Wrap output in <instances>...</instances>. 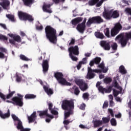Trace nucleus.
Returning a JSON list of instances; mask_svg holds the SVG:
<instances>
[{
    "instance_id": "nucleus-1",
    "label": "nucleus",
    "mask_w": 131,
    "mask_h": 131,
    "mask_svg": "<svg viewBox=\"0 0 131 131\" xmlns=\"http://www.w3.org/2000/svg\"><path fill=\"white\" fill-rule=\"evenodd\" d=\"M46 37L50 42L56 43L57 42V30L51 26H47L45 28Z\"/></svg>"
},
{
    "instance_id": "nucleus-2",
    "label": "nucleus",
    "mask_w": 131,
    "mask_h": 131,
    "mask_svg": "<svg viewBox=\"0 0 131 131\" xmlns=\"http://www.w3.org/2000/svg\"><path fill=\"white\" fill-rule=\"evenodd\" d=\"M115 40H119V43H121V46L124 48L129 39H131V32L121 33L118 35L116 38Z\"/></svg>"
},
{
    "instance_id": "nucleus-3",
    "label": "nucleus",
    "mask_w": 131,
    "mask_h": 131,
    "mask_svg": "<svg viewBox=\"0 0 131 131\" xmlns=\"http://www.w3.org/2000/svg\"><path fill=\"white\" fill-rule=\"evenodd\" d=\"M102 17H103L105 20L109 21L111 20L112 18L113 19L118 18V17H119V12H118L117 10H115L113 11L112 10H106V9H105L104 12L102 13Z\"/></svg>"
},
{
    "instance_id": "nucleus-4",
    "label": "nucleus",
    "mask_w": 131,
    "mask_h": 131,
    "mask_svg": "<svg viewBox=\"0 0 131 131\" xmlns=\"http://www.w3.org/2000/svg\"><path fill=\"white\" fill-rule=\"evenodd\" d=\"M104 22V19L100 16H94L89 18L86 23L88 27H90L92 24H101Z\"/></svg>"
},
{
    "instance_id": "nucleus-5",
    "label": "nucleus",
    "mask_w": 131,
    "mask_h": 131,
    "mask_svg": "<svg viewBox=\"0 0 131 131\" xmlns=\"http://www.w3.org/2000/svg\"><path fill=\"white\" fill-rule=\"evenodd\" d=\"M18 97L15 96L12 98V101L7 100V103H12L13 105H16V106H19V107H22L24 105L23 103V96L21 95H18Z\"/></svg>"
},
{
    "instance_id": "nucleus-6",
    "label": "nucleus",
    "mask_w": 131,
    "mask_h": 131,
    "mask_svg": "<svg viewBox=\"0 0 131 131\" xmlns=\"http://www.w3.org/2000/svg\"><path fill=\"white\" fill-rule=\"evenodd\" d=\"M61 108L63 110H73L74 109V102L73 100H64L62 101Z\"/></svg>"
},
{
    "instance_id": "nucleus-7",
    "label": "nucleus",
    "mask_w": 131,
    "mask_h": 131,
    "mask_svg": "<svg viewBox=\"0 0 131 131\" xmlns=\"http://www.w3.org/2000/svg\"><path fill=\"white\" fill-rule=\"evenodd\" d=\"M18 15L20 20H23V21L28 20L29 22H32L34 20V18H33L31 15L28 14L26 12H23V11H19Z\"/></svg>"
},
{
    "instance_id": "nucleus-8",
    "label": "nucleus",
    "mask_w": 131,
    "mask_h": 131,
    "mask_svg": "<svg viewBox=\"0 0 131 131\" xmlns=\"http://www.w3.org/2000/svg\"><path fill=\"white\" fill-rule=\"evenodd\" d=\"M122 30V25L120 23L115 24L114 27L111 30V35L113 37L116 36V35L119 33V32Z\"/></svg>"
},
{
    "instance_id": "nucleus-9",
    "label": "nucleus",
    "mask_w": 131,
    "mask_h": 131,
    "mask_svg": "<svg viewBox=\"0 0 131 131\" xmlns=\"http://www.w3.org/2000/svg\"><path fill=\"white\" fill-rule=\"evenodd\" d=\"M68 51L69 55H75V56L79 55V48L77 46L70 47L69 48Z\"/></svg>"
},
{
    "instance_id": "nucleus-10",
    "label": "nucleus",
    "mask_w": 131,
    "mask_h": 131,
    "mask_svg": "<svg viewBox=\"0 0 131 131\" xmlns=\"http://www.w3.org/2000/svg\"><path fill=\"white\" fill-rule=\"evenodd\" d=\"M63 74L59 72H57L54 74V77L58 81L59 83H64L65 82V78L63 77Z\"/></svg>"
},
{
    "instance_id": "nucleus-11",
    "label": "nucleus",
    "mask_w": 131,
    "mask_h": 131,
    "mask_svg": "<svg viewBox=\"0 0 131 131\" xmlns=\"http://www.w3.org/2000/svg\"><path fill=\"white\" fill-rule=\"evenodd\" d=\"M112 88L113 86L112 85L109 86L107 89L104 88L103 86H99L98 89V91L101 93V94H104V93L109 94L112 91Z\"/></svg>"
},
{
    "instance_id": "nucleus-12",
    "label": "nucleus",
    "mask_w": 131,
    "mask_h": 131,
    "mask_svg": "<svg viewBox=\"0 0 131 131\" xmlns=\"http://www.w3.org/2000/svg\"><path fill=\"white\" fill-rule=\"evenodd\" d=\"M53 4H46L45 3L42 6V10L43 12H45L46 13H49V14H51L53 13V11L51 9V7H52V5Z\"/></svg>"
},
{
    "instance_id": "nucleus-13",
    "label": "nucleus",
    "mask_w": 131,
    "mask_h": 131,
    "mask_svg": "<svg viewBox=\"0 0 131 131\" xmlns=\"http://www.w3.org/2000/svg\"><path fill=\"white\" fill-rule=\"evenodd\" d=\"M48 109L46 110L45 111H38V113H39V116L41 118H42L43 116H46L47 117H49V118H51V119H53L54 118V116L51 115L48 113Z\"/></svg>"
},
{
    "instance_id": "nucleus-14",
    "label": "nucleus",
    "mask_w": 131,
    "mask_h": 131,
    "mask_svg": "<svg viewBox=\"0 0 131 131\" xmlns=\"http://www.w3.org/2000/svg\"><path fill=\"white\" fill-rule=\"evenodd\" d=\"M42 71L46 74L49 71V60H43L42 63Z\"/></svg>"
},
{
    "instance_id": "nucleus-15",
    "label": "nucleus",
    "mask_w": 131,
    "mask_h": 131,
    "mask_svg": "<svg viewBox=\"0 0 131 131\" xmlns=\"http://www.w3.org/2000/svg\"><path fill=\"white\" fill-rule=\"evenodd\" d=\"M95 76H96V75L93 72V69H92V68L88 67L86 78H87V79H93V78H95Z\"/></svg>"
},
{
    "instance_id": "nucleus-16",
    "label": "nucleus",
    "mask_w": 131,
    "mask_h": 131,
    "mask_svg": "<svg viewBox=\"0 0 131 131\" xmlns=\"http://www.w3.org/2000/svg\"><path fill=\"white\" fill-rule=\"evenodd\" d=\"M100 45L105 50V51H109L111 49L110 46V42H107L106 41H101L100 42Z\"/></svg>"
},
{
    "instance_id": "nucleus-17",
    "label": "nucleus",
    "mask_w": 131,
    "mask_h": 131,
    "mask_svg": "<svg viewBox=\"0 0 131 131\" xmlns=\"http://www.w3.org/2000/svg\"><path fill=\"white\" fill-rule=\"evenodd\" d=\"M11 116L14 121H18L17 128H20V127L22 126V121H21V120H20L19 118L14 114H12Z\"/></svg>"
},
{
    "instance_id": "nucleus-18",
    "label": "nucleus",
    "mask_w": 131,
    "mask_h": 131,
    "mask_svg": "<svg viewBox=\"0 0 131 131\" xmlns=\"http://www.w3.org/2000/svg\"><path fill=\"white\" fill-rule=\"evenodd\" d=\"M86 27L82 24H78L76 27V29L80 33H84Z\"/></svg>"
},
{
    "instance_id": "nucleus-19",
    "label": "nucleus",
    "mask_w": 131,
    "mask_h": 131,
    "mask_svg": "<svg viewBox=\"0 0 131 131\" xmlns=\"http://www.w3.org/2000/svg\"><path fill=\"white\" fill-rule=\"evenodd\" d=\"M23 3L24 6L30 8L35 3V0H23Z\"/></svg>"
},
{
    "instance_id": "nucleus-20",
    "label": "nucleus",
    "mask_w": 131,
    "mask_h": 131,
    "mask_svg": "<svg viewBox=\"0 0 131 131\" xmlns=\"http://www.w3.org/2000/svg\"><path fill=\"white\" fill-rule=\"evenodd\" d=\"M82 20H83V18L82 17H78L72 19L71 21V23L72 25H74V26H76V25L78 24V23H80V22H81Z\"/></svg>"
},
{
    "instance_id": "nucleus-21",
    "label": "nucleus",
    "mask_w": 131,
    "mask_h": 131,
    "mask_svg": "<svg viewBox=\"0 0 131 131\" xmlns=\"http://www.w3.org/2000/svg\"><path fill=\"white\" fill-rule=\"evenodd\" d=\"M35 118H36V112H34L30 116L28 117L29 123L34 122V121H35Z\"/></svg>"
},
{
    "instance_id": "nucleus-22",
    "label": "nucleus",
    "mask_w": 131,
    "mask_h": 131,
    "mask_svg": "<svg viewBox=\"0 0 131 131\" xmlns=\"http://www.w3.org/2000/svg\"><path fill=\"white\" fill-rule=\"evenodd\" d=\"M43 89L45 93H46V94H47V95H48V96H52V95H53V94H54V92L53 91V90H52V89H50L49 87L47 86L46 85H44L43 86Z\"/></svg>"
},
{
    "instance_id": "nucleus-23",
    "label": "nucleus",
    "mask_w": 131,
    "mask_h": 131,
    "mask_svg": "<svg viewBox=\"0 0 131 131\" xmlns=\"http://www.w3.org/2000/svg\"><path fill=\"white\" fill-rule=\"evenodd\" d=\"M11 114L10 113V110H8L7 113L5 114H3V112L0 111V117H1L3 119L9 118Z\"/></svg>"
},
{
    "instance_id": "nucleus-24",
    "label": "nucleus",
    "mask_w": 131,
    "mask_h": 131,
    "mask_svg": "<svg viewBox=\"0 0 131 131\" xmlns=\"http://www.w3.org/2000/svg\"><path fill=\"white\" fill-rule=\"evenodd\" d=\"M79 88L80 89L81 91H82V92H84L85 91H86V89H88V84L84 82V81H83L82 83L79 86Z\"/></svg>"
},
{
    "instance_id": "nucleus-25",
    "label": "nucleus",
    "mask_w": 131,
    "mask_h": 131,
    "mask_svg": "<svg viewBox=\"0 0 131 131\" xmlns=\"http://www.w3.org/2000/svg\"><path fill=\"white\" fill-rule=\"evenodd\" d=\"M0 6L3 7V9H7L9 6H10V2L8 1H4L2 3H0Z\"/></svg>"
},
{
    "instance_id": "nucleus-26",
    "label": "nucleus",
    "mask_w": 131,
    "mask_h": 131,
    "mask_svg": "<svg viewBox=\"0 0 131 131\" xmlns=\"http://www.w3.org/2000/svg\"><path fill=\"white\" fill-rule=\"evenodd\" d=\"M36 98V95L34 94H28L25 96V99L26 100H31L32 99H35Z\"/></svg>"
},
{
    "instance_id": "nucleus-27",
    "label": "nucleus",
    "mask_w": 131,
    "mask_h": 131,
    "mask_svg": "<svg viewBox=\"0 0 131 131\" xmlns=\"http://www.w3.org/2000/svg\"><path fill=\"white\" fill-rule=\"evenodd\" d=\"M93 124L94 127H98V126L103 124V122L101 120H95L93 121Z\"/></svg>"
},
{
    "instance_id": "nucleus-28",
    "label": "nucleus",
    "mask_w": 131,
    "mask_h": 131,
    "mask_svg": "<svg viewBox=\"0 0 131 131\" xmlns=\"http://www.w3.org/2000/svg\"><path fill=\"white\" fill-rule=\"evenodd\" d=\"M95 35L97 38H100L101 39H103L105 37L104 34L100 32H95Z\"/></svg>"
},
{
    "instance_id": "nucleus-29",
    "label": "nucleus",
    "mask_w": 131,
    "mask_h": 131,
    "mask_svg": "<svg viewBox=\"0 0 131 131\" xmlns=\"http://www.w3.org/2000/svg\"><path fill=\"white\" fill-rule=\"evenodd\" d=\"M104 33L105 36H106V37H107L108 38L112 37L111 35H110V30L108 28H106L104 30Z\"/></svg>"
},
{
    "instance_id": "nucleus-30",
    "label": "nucleus",
    "mask_w": 131,
    "mask_h": 131,
    "mask_svg": "<svg viewBox=\"0 0 131 131\" xmlns=\"http://www.w3.org/2000/svg\"><path fill=\"white\" fill-rule=\"evenodd\" d=\"M113 83L114 84V88L117 89V90H119V91H121V90H122V88L119 85V84H118V82L116 80H115Z\"/></svg>"
},
{
    "instance_id": "nucleus-31",
    "label": "nucleus",
    "mask_w": 131,
    "mask_h": 131,
    "mask_svg": "<svg viewBox=\"0 0 131 131\" xmlns=\"http://www.w3.org/2000/svg\"><path fill=\"white\" fill-rule=\"evenodd\" d=\"M102 122L104 124L106 123H109V121H110V116H108L107 117H103L102 118Z\"/></svg>"
},
{
    "instance_id": "nucleus-32",
    "label": "nucleus",
    "mask_w": 131,
    "mask_h": 131,
    "mask_svg": "<svg viewBox=\"0 0 131 131\" xmlns=\"http://www.w3.org/2000/svg\"><path fill=\"white\" fill-rule=\"evenodd\" d=\"M103 82L106 84H109V83L112 82V78H111V77H105L103 79Z\"/></svg>"
},
{
    "instance_id": "nucleus-33",
    "label": "nucleus",
    "mask_w": 131,
    "mask_h": 131,
    "mask_svg": "<svg viewBox=\"0 0 131 131\" xmlns=\"http://www.w3.org/2000/svg\"><path fill=\"white\" fill-rule=\"evenodd\" d=\"M68 111H69L67 112H66L64 113V119L66 120L67 119V118H68V117H70V115H71V113H72V110H68Z\"/></svg>"
},
{
    "instance_id": "nucleus-34",
    "label": "nucleus",
    "mask_w": 131,
    "mask_h": 131,
    "mask_svg": "<svg viewBox=\"0 0 131 131\" xmlns=\"http://www.w3.org/2000/svg\"><path fill=\"white\" fill-rule=\"evenodd\" d=\"M119 72L122 74H126V70H125V68H124V66H121L119 68Z\"/></svg>"
},
{
    "instance_id": "nucleus-35",
    "label": "nucleus",
    "mask_w": 131,
    "mask_h": 131,
    "mask_svg": "<svg viewBox=\"0 0 131 131\" xmlns=\"http://www.w3.org/2000/svg\"><path fill=\"white\" fill-rule=\"evenodd\" d=\"M90 94L89 93H83L82 95V98L83 100H86V101H89L90 100Z\"/></svg>"
},
{
    "instance_id": "nucleus-36",
    "label": "nucleus",
    "mask_w": 131,
    "mask_h": 131,
    "mask_svg": "<svg viewBox=\"0 0 131 131\" xmlns=\"http://www.w3.org/2000/svg\"><path fill=\"white\" fill-rule=\"evenodd\" d=\"M113 91L114 97H117L119 95V94H121V93H122V90H119V91H118L115 89H113Z\"/></svg>"
},
{
    "instance_id": "nucleus-37",
    "label": "nucleus",
    "mask_w": 131,
    "mask_h": 131,
    "mask_svg": "<svg viewBox=\"0 0 131 131\" xmlns=\"http://www.w3.org/2000/svg\"><path fill=\"white\" fill-rule=\"evenodd\" d=\"M101 60H102V59L99 57H96V58L93 59V60L94 61V63L96 65H99V64H100V62H101Z\"/></svg>"
},
{
    "instance_id": "nucleus-38",
    "label": "nucleus",
    "mask_w": 131,
    "mask_h": 131,
    "mask_svg": "<svg viewBox=\"0 0 131 131\" xmlns=\"http://www.w3.org/2000/svg\"><path fill=\"white\" fill-rule=\"evenodd\" d=\"M98 3H99V0H90L89 5V6H95V5Z\"/></svg>"
},
{
    "instance_id": "nucleus-39",
    "label": "nucleus",
    "mask_w": 131,
    "mask_h": 131,
    "mask_svg": "<svg viewBox=\"0 0 131 131\" xmlns=\"http://www.w3.org/2000/svg\"><path fill=\"white\" fill-rule=\"evenodd\" d=\"M6 17L12 22H14L15 21V16H14L13 15H11L10 14H6Z\"/></svg>"
},
{
    "instance_id": "nucleus-40",
    "label": "nucleus",
    "mask_w": 131,
    "mask_h": 131,
    "mask_svg": "<svg viewBox=\"0 0 131 131\" xmlns=\"http://www.w3.org/2000/svg\"><path fill=\"white\" fill-rule=\"evenodd\" d=\"M74 93L76 95V96H78L80 93V91L79 90V88L77 86H74Z\"/></svg>"
},
{
    "instance_id": "nucleus-41",
    "label": "nucleus",
    "mask_w": 131,
    "mask_h": 131,
    "mask_svg": "<svg viewBox=\"0 0 131 131\" xmlns=\"http://www.w3.org/2000/svg\"><path fill=\"white\" fill-rule=\"evenodd\" d=\"M9 93L6 96V99H10L13 97L14 94H15V91H12L11 92V90L9 89Z\"/></svg>"
},
{
    "instance_id": "nucleus-42",
    "label": "nucleus",
    "mask_w": 131,
    "mask_h": 131,
    "mask_svg": "<svg viewBox=\"0 0 131 131\" xmlns=\"http://www.w3.org/2000/svg\"><path fill=\"white\" fill-rule=\"evenodd\" d=\"M19 58L20 60H22L23 61H29L30 59L27 57L25 56V55L20 54L19 55Z\"/></svg>"
},
{
    "instance_id": "nucleus-43",
    "label": "nucleus",
    "mask_w": 131,
    "mask_h": 131,
    "mask_svg": "<svg viewBox=\"0 0 131 131\" xmlns=\"http://www.w3.org/2000/svg\"><path fill=\"white\" fill-rule=\"evenodd\" d=\"M13 39L15 41H17V42H21V37L19 35H16L15 36L13 37Z\"/></svg>"
},
{
    "instance_id": "nucleus-44",
    "label": "nucleus",
    "mask_w": 131,
    "mask_h": 131,
    "mask_svg": "<svg viewBox=\"0 0 131 131\" xmlns=\"http://www.w3.org/2000/svg\"><path fill=\"white\" fill-rule=\"evenodd\" d=\"M83 81V79H76L75 80V83L77 84V85H78V86H80V85L81 84L82 82Z\"/></svg>"
},
{
    "instance_id": "nucleus-45",
    "label": "nucleus",
    "mask_w": 131,
    "mask_h": 131,
    "mask_svg": "<svg viewBox=\"0 0 131 131\" xmlns=\"http://www.w3.org/2000/svg\"><path fill=\"white\" fill-rule=\"evenodd\" d=\"M111 123L113 126H116L117 122L115 118H112L111 120Z\"/></svg>"
},
{
    "instance_id": "nucleus-46",
    "label": "nucleus",
    "mask_w": 131,
    "mask_h": 131,
    "mask_svg": "<svg viewBox=\"0 0 131 131\" xmlns=\"http://www.w3.org/2000/svg\"><path fill=\"white\" fill-rule=\"evenodd\" d=\"M17 128V129H20V131H30V128H24V127H23V123H21V126Z\"/></svg>"
},
{
    "instance_id": "nucleus-47",
    "label": "nucleus",
    "mask_w": 131,
    "mask_h": 131,
    "mask_svg": "<svg viewBox=\"0 0 131 131\" xmlns=\"http://www.w3.org/2000/svg\"><path fill=\"white\" fill-rule=\"evenodd\" d=\"M16 81H17V82H21V81H22V77L17 74L16 75Z\"/></svg>"
},
{
    "instance_id": "nucleus-48",
    "label": "nucleus",
    "mask_w": 131,
    "mask_h": 131,
    "mask_svg": "<svg viewBox=\"0 0 131 131\" xmlns=\"http://www.w3.org/2000/svg\"><path fill=\"white\" fill-rule=\"evenodd\" d=\"M69 56L71 59H72V60H73V61H77L78 60V58L73 56V54H69Z\"/></svg>"
},
{
    "instance_id": "nucleus-49",
    "label": "nucleus",
    "mask_w": 131,
    "mask_h": 131,
    "mask_svg": "<svg viewBox=\"0 0 131 131\" xmlns=\"http://www.w3.org/2000/svg\"><path fill=\"white\" fill-rule=\"evenodd\" d=\"M0 39L2 40H8V37L0 34Z\"/></svg>"
},
{
    "instance_id": "nucleus-50",
    "label": "nucleus",
    "mask_w": 131,
    "mask_h": 131,
    "mask_svg": "<svg viewBox=\"0 0 131 131\" xmlns=\"http://www.w3.org/2000/svg\"><path fill=\"white\" fill-rule=\"evenodd\" d=\"M112 49L114 50V51H116V50H117V43H114L113 45H112Z\"/></svg>"
},
{
    "instance_id": "nucleus-51",
    "label": "nucleus",
    "mask_w": 131,
    "mask_h": 131,
    "mask_svg": "<svg viewBox=\"0 0 131 131\" xmlns=\"http://www.w3.org/2000/svg\"><path fill=\"white\" fill-rule=\"evenodd\" d=\"M82 64H84V62L83 61H80L79 62L77 66V69H78V70H79V69L81 68V65H82Z\"/></svg>"
},
{
    "instance_id": "nucleus-52",
    "label": "nucleus",
    "mask_w": 131,
    "mask_h": 131,
    "mask_svg": "<svg viewBox=\"0 0 131 131\" xmlns=\"http://www.w3.org/2000/svg\"><path fill=\"white\" fill-rule=\"evenodd\" d=\"M0 98H1L3 101L6 102V95L2 93V92H0Z\"/></svg>"
},
{
    "instance_id": "nucleus-53",
    "label": "nucleus",
    "mask_w": 131,
    "mask_h": 131,
    "mask_svg": "<svg viewBox=\"0 0 131 131\" xmlns=\"http://www.w3.org/2000/svg\"><path fill=\"white\" fill-rule=\"evenodd\" d=\"M75 44V39L72 38L70 42L69 43V46H73Z\"/></svg>"
},
{
    "instance_id": "nucleus-54",
    "label": "nucleus",
    "mask_w": 131,
    "mask_h": 131,
    "mask_svg": "<svg viewBox=\"0 0 131 131\" xmlns=\"http://www.w3.org/2000/svg\"><path fill=\"white\" fill-rule=\"evenodd\" d=\"M108 111L110 113L112 117H114V113L113 112V110L111 108H108Z\"/></svg>"
},
{
    "instance_id": "nucleus-55",
    "label": "nucleus",
    "mask_w": 131,
    "mask_h": 131,
    "mask_svg": "<svg viewBox=\"0 0 131 131\" xmlns=\"http://www.w3.org/2000/svg\"><path fill=\"white\" fill-rule=\"evenodd\" d=\"M85 104L82 103L79 107V109H80V110H85Z\"/></svg>"
},
{
    "instance_id": "nucleus-56",
    "label": "nucleus",
    "mask_w": 131,
    "mask_h": 131,
    "mask_svg": "<svg viewBox=\"0 0 131 131\" xmlns=\"http://www.w3.org/2000/svg\"><path fill=\"white\" fill-rule=\"evenodd\" d=\"M36 29L37 30H39L40 31H41V30H42V29H43V27L42 26H36Z\"/></svg>"
},
{
    "instance_id": "nucleus-57",
    "label": "nucleus",
    "mask_w": 131,
    "mask_h": 131,
    "mask_svg": "<svg viewBox=\"0 0 131 131\" xmlns=\"http://www.w3.org/2000/svg\"><path fill=\"white\" fill-rule=\"evenodd\" d=\"M103 3H104L103 0H101L99 2H97V4L96 5V7H101V6H102V5L103 4Z\"/></svg>"
},
{
    "instance_id": "nucleus-58",
    "label": "nucleus",
    "mask_w": 131,
    "mask_h": 131,
    "mask_svg": "<svg viewBox=\"0 0 131 131\" xmlns=\"http://www.w3.org/2000/svg\"><path fill=\"white\" fill-rule=\"evenodd\" d=\"M60 84H62L63 85H69V86L72 85L71 83L67 82L66 79H65V82H64V83H60Z\"/></svg>"
},
{
    "instance_id": "nucleus-59",
    "label": "nucleus",
    "mask_w": 131,
    "mask_h": 131,
    "mask_svg": "<svg viewBox=\"0 0 131 131\" xmlns=\"http://www.w3.org/2000/svg\"><path fill=\"white\" fill-rule=\"evenodd\" d=\"M51 113L53 114L54 115H58L59 114V113H58V111L54 110H52L50 111Z\"/></svg>"
},
{
    "instance_id": "nucleus-60",
    "label": "nucleus",
    "mask_w": 131,
    "mask_h": 131,
    "mask_svg": "<svg viewBox=\"0 0 131 131\" xmlns=\"http://www.w3.org/2000/svg\"><path fill=\"white\" fill-rule=\"evenodd\" d=\"M0 51H1V53H7L8 52V51L6 50V49H5L3 47L0 48Z\"/></svg>"
},
{
    "instance_id": "nucleus-61",
    "label": "nucleus",
    "mask_w": 131,
    "mask_h": 131,
    "mask_svg": "<svg viewBox=\"0 0 131 131\" xmlns=\"http://www.w3.org/2000/svg\"><path fill=\"white\" fill-rule=\"evenodd\" d=\"M108 101H105L103 103V106H102V108L103 109H104V108H107V107H108Z\"/></svg>"
},
{
    "instance_id": "nucleus-62",
    "label": "nucleus",
    "mask_w": 131,
    "mask_h": 131,
    "mask_svg": "<svg viewBox=\"0 0 131 131\" xmlns=\"http://www.w3.org/2000/svg\"><path fill=\"white\" fill-rule=\"evenodd\" d=\"M48 106H49V110L50 111H51V110H53V103L52 102L49 103H48Z\"/></svg>"
},
{
    "instance_id": "nucleus-63",
    "label": "nucleus",
    "mask_w": 131,
    "mask_h": 131,
    "mask_svg": "<svg viewBox=\"0 0 131 131\" xmlns=\"http://www.w3.org/2000/svg\"><path fill=\"white\" fill-rule=\"evenodd\" d=\"M9 42L10 43H11V45H14V46L16 45V41L14 39H9Z\"/></svg>"
},
{
    "instance_id": "nucleus-64",
    "label": "nucleus",
    "mask_w": 131,
    "mask_h": 131,
    "mask_svg": "<svg viewBox=\"0 0 131 131\" xmlns=\"http://www.w3.org/2000/svg\"><path fill=\"white\" fill-rule=\"evenodd\" d=\"M0 26H1V27L4 28V29H5V30H7V29H8V28H7V26L5 24H0Z\"/></svg>"
}]
</instances>
